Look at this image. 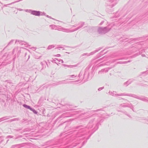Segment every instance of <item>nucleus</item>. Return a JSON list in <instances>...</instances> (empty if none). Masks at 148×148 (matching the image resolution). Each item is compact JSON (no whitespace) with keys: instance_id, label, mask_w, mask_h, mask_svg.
I'll list each match as a JSON object with an SVG mask.
<instances>
[{"instance_id":"obj_1","label":"nucleus","mask_w":148,"mask_h":148,"mask_svg":"<svg viewBox=\"0 0 148 148\" xmlns=\"http://www.w3.org/2000/svg\"><path fill=\"white\" fill-rule=\"evenodd\" d=\"M99 117L97 116L93 120L91 121L86 126L80 125L78 126L75 127V129H78V132L76 135V136L74 139L71 140V141L69 143L65 145L64 148H80L84 145V142L83 144H80L79 142V140H82L84 139L85 138L88 133L90 132L91 131L94 130L93 128L94 125L92 123L94 121H95L97 122L96 128L95 129L93 132L95 131L98 129V126L99 124V122H103V120L102 119H99Z\"/></svg>"},{"instance_id":"obj_2","label":"nucleus","mask_w":148,"mask_h":148,"mask_svg":"<svg viewBox=\"0 0 148 148\" xmlns=\"http://www.w3.org/2000/svg\"><path fill=\"white\" fill-rule=\"evenodd\" d=\"M118 0H109L106 3L107 5L106 8L108 9H110L114 6L115 5L118 3Z\"/></svg>"},{"instance_id":"obj_3","label":"nucleus","mask_w":148,"mask_h":148,"mask_svg":"<svg viewBox=\"0 0 148 148\" xmlns=\"http://www.w3.org/2000/svg\"><path fill=\"white\" fill-rule=\"evenodd\" d=\"M137 22L140 21V23H143L148 20V16L147 13H146L142 16H140L137 17L136 18Z\"/></svg>"},{"instance_id":"obj_4","label":"nucleus","mask_w":148,"mask_h":148,"mask_svg":"<svg viewBox=\"0 0 148 148\" xmlns=\"http://www.w3.org/2000/svg\"><path fill=\"white\" fill-rule=\"evenodd\" d=\"M110 30V29L107 27H99L97 29V32L99 34H103L107 33Z\"/></svg>"},{"instance_id":"obj_5","label":"nucleus","mask_w":148,"mask_h":148,"mask_svg":"<svg viewBox=\"0 0 148 148\" xmlns=\"http://www.w3.org/2000/svg\"><path fill=\"white\" fill-rule=\"evenodd\" d=\"M127 96L132 97L144 101L148 102V100L147 99H146L147 98L143 96L138 97L135 95L133 94H127Z\"/></svg>"},{"instance_id":"obj_6","label":"nucleus","mask_w":148,"mask_h":148,"mask_svg":"<svg viewBox=\"0 0 148 148\" xmlns=\"http://www.w3.org/2000/svg\"><path fill=\"white\" fill-rule=\"evenodd\" d=\"M84 22H80L77 25L78 26L77 28H75L74 29L72 30H70L69 32H73L75 31H76L78 29H80L82 28L84 26Z\"/></svg>"},{"instance_id":"obj_7","label":"nucleus","mask_w":148,"mask_h":148,"mask_svg":"<svg viewBox=\"0 0 148 148\" xmlns=\"http://www.w3.org/2000/svg\"><path fill=\"white\" fill-rule=\"evenodd\" d=\"M116 92L115 91H113V92L109 91L108 93L109 94L112 96H127V94H125V93H121V94H116Z\"/></svg>"},{"instance_id":"obj_8","label":"nucleus","mask_w":148,"mask_h":148,"mask_svg":"<svg viewBox=\"0 0 148 148\" xmlns=\"http://www.w3.org/2000/svg\"><path fill=\"white\" fill-rule=\"evenodd\" d=\"M17 42H19L21 45H24L26 47H28L30 46V45H29L27 42L23 41L16 40V41L15 43H16Z\"/></svg>"},{"instance_id":"obj_9","label":"nucleus","mask_w":148,"mask_h":148,"mask_svg":"<svg viewBox=\"0 0 148 148\" xmlns=\"http://www.w3.org/2000/svg\"><path fill=\"white\" fill-rule=\"evenodd\" d=\"M29 11H31V14L36 16H39L40 15L41 12L39 11L36 10H29Z\"/></svg>"},{"instance_id":"obj_10","label":"nucleus","mask_w":148,"mask_h":148,"mask_svg":"<svg viewBox=\"0 0 148 148\" xmlns=\"http://www.w3.org/2000/svg\"><path fill=\"white\" fill-rule=\"evenodd\" d=\"M4 138L2 136L0 137V148H2L5 144L4 141Z\"/></svg>"},{"instance_id":"obj_11","label":"nucleus","mask_w":148,"mask_h":148,"mask_svg":"<svg viewBox=\"0 0 148 148\" xmlns=\"http://www.w3.org/2000/svg\"><path fill=\"white\" fill-rule=\"evenodd\" d=\"M125 103L121 104L120 105V106H121L123 107H128L130 108H132V104L131 103H127L126 104Z\"/></svg>"},{"instance_id":"obj_12","label":"nucleus","mask_w":148,"mask_h":148,"mask_svg":"<svg viewBox=\"0 0 148 148\" xmlns=\"http://www.w3.org/2000/svg\"><path fill=\"white\" fill-rule=\"evenodd\" d=\"M96 27L89 26L88 27L87 31L89 33H91L96 29Z\"/></svg>"},{"instance_id":"obj_13","label":"nucleus","mask_w":148,"mask_h":148,"mask_svg":"<svg viewBox=\"0 0 148 148\" xmlns=\"http://www.w3.org/2000/svg\"><path fill=\"white\" fill-rule=\"evenodd\" d=\"M134 81V79H129L126 82H125L123 83V85H126V86H127L128 85L131 84Z\"/></svg>"},{"instance_id":"obj_14","label":"nucleus","mask_w":148,"mask_h":148,"mask_svg":"<svg viewBox=\"0 0 148 148\" xmlns=\"http://www.w3.org/2000/svg\"><path fill=\"white\" fill-rule=\"evenodd\" d=\"M23 146V144H20L12 145L10 148H20Z\"/></svg>"},{"instance_id":"obj_15","label":"nucleus","mask_w":148,"mask_h":148,"mask_svg":"<svg viewBox=\"0 0 148 148\" xmlns=\"http://www.w3.org/2000/svg\"><path fill=\"white\" fill-rule=\"evenodd\" d=\"M101 49V48L100 47L98 49H97L96 50H95L94 51H93L91 52L90 53H89V55L90 56V55H93L94 54H95L96 53L98 52Z\"/></svg>"},{"instance_id":"obj_16","label":"nucleus","mask_w":148,"mask_h":148,"mask_svg":"<svg viewBox=\"0 0 148 148\" xmlns=\"http://www.w3.org/2000/svg\"><path fill=\"white\" fill-rule=\"evenodd\" d=\"M19 120V119L18 118H14V119H11L10 120L8 121H6V122H8L9 123H11L12 121H18Z\"/></svg>"},{"instance_id":"obj_17","label":"nucleus","mask_w":148,"mask_h":148,"mask_svg":"<svg viewBox=\"0 0 148 148\" xmlns=\"http://www.w3.org/2000/svg\"><path fill=\"white\" fill-rule=\"evenodd\" d=\"M55 46L54 45H50L47 48V49L48 50H49L52 48H53L55 47Z\"/></svg>"},{"instance_id":"obj_18","label":"nucleus","mask_w":148,"mask_h":148,"mask_svg":"<svg viewBox=\"0 0 148 148\" xmlns=\"http://www.w3.org/2000/svg\"><path fill=\"white\" fill-rule=\"evenodd\" d=\"M12 117L11 116H5L3 117V120L6 119H9L10 118H12Z\"/></svg>"},{"instance_id":"obj_19","label":"nucleus","mask_w":148,"mask_h":148,"mask_svg":"<svg viewBox=\"0 0 148 148\" xmlns=\"http://www.w3.org/2000/svg\"><path fill=\"white\" fill-rule=\"evenodd\" d=\"M18 47H17L16 48H14L13 49V51L12 52V54H14V52H17V51H18Z\"/></svg>"},{"instance_id":"obj_20","label":"nucleus","mask_w":148,"mask_h":148,"mask_svg":"<svg viewBox=\"0 0 148 148\" xmlns=\"http://www.w3.org/2000/svg\"><path fill=\"white\" fill-rule=\"evenodd\" d=\"M23 106L25 108H26L28 109L30 107V106L27 105L26 104H23Z\"/></svg>"},{"instance_id":"obj_21","label":"nucleus","mask_w":148,"mask_h":148,"mask_svg":"<svg viewBox=\"0 0 148 148\" xmlns=\"http://www.w3.org/2000/svg\"><path fill=\"white\" fill-rule=\"evenodd\" d=\"M14 40H12L10 41L8 43V44L7 46L9 45H10L12 44L13 43V42Z\"/></svg>"},{"instance_id":"obj_22","label":"nucleus","mask_w":148,"mask_h":148,"mask_svg":"<svg viewBox=\"0 0 148 148\" xmlns=\"http://www.w3.org/2000/svg\"><path fill=\"white\" fill-rule=\"evenodd\" d=\"M90 56V55H89V53H85L82 54L81 55V56Z\"/></svg>"},{"instance_id":"obj_23","label":"nucleus","mask_w":148,"mask_h":148,"mask_svg":"<svg viewBox=\"0 0 148 148\" xmlns=\"http://www.w3.org/2000/svg\"><path fill=\"white\" fill-rule=\"evenodd\" d=\"M17 52H18V54H17L18 56L17 57H18V56L19 55L21 52V50L20 49L18 50V51H17Z\"/></svg>"},{"instance_id":"obj_24","label":"nucleus","mask_w":148,"mask_h":148,"mask_svg":"<svg viewBox=\"0 0 148 148\" xmlns=\"http://www.w3.org/2000/svg\"><path fill=\"white\" fill-rule=\"evenodd\" d=\"M34 114H37V111H36L34 109H33L32 110Z\"/></svg>"},{"instance_id":"obj_25","label":"nucleus","mask_w":148,"mask_h":148,"mask_svg":"<svg viewBox=\"0 0 148 148\" xmlns=\"http://www.w3.org/2000/svg\"><path fill=\"white\" fill-rule=\"evenodd\" d=\"M40 15L42 16H46V13H45L44 12H41V13H40Z\"/></svg>"},{"instance_id":"obj_26","label":"nucleus","mask_w":148,"mask_h":148,"mask_svg":"<svg viewBox=\"0 0 148 148\" xmlns=\"http://www.w3.org/2000/svg\"><path fill=\"white\" fill-rule=\"evenodd\" d=\"M13 137V136H7V138H12Z\"/></svg>"},{"instance_id":"obj_27","label":"nucleus","mask_w":148,"mask_h":148,"mask_svg":"<svg viewBox=\"0 0 148 148\" xmlns=\"http://www.w3.org/2000/svg\"><path fill=\"white\" fill-rule=\"evenodd\" d=\"M104 88V87H100L98 88V90L99 91H100Z\"/></svg>"},{"instance_id":"obj_28","label":"nucleus","mask_w":148,"mask_h":148,"mask_svg":"<svg viewBox=\"0 0 148 148\" xmlns=\"http://www.w3.org/2000/svg\"><path fill=\"white\" fill-rule=\"evenodd\" d=\"M65 81V80H64L63 81H62L61 82H58V84H63V82H64Z\"/></svg>"},{"instance_id":"obj_29","label":"nucleus","mask_w":148,"mask_h":148,"mask_svg":"<svg viewBox=\"0 0 148 148\" xmlns=\"http://www.w3.org/2000/svg\"><path fill=\"white\" fill-rule=\"evenodd\" d=\"M103 51H104V50L101 51L99 53V55L100 54L101 55H103Z\"/></svg>"},{"instance_id":"obj_30","label":"nucleus","mask_w":148,"mask_h":148,"mask_svg":"<svg viewBox=\"0 0 148 148\" xmlns=\"http://www.w3.org/2000/svg\"><path fill=\"white\" fill-rule=\"evenodd\" d=\"M58 60V61L59 62H61H61H62V63H63V62H64L63 61V60H62V59H59V60Z\"/></svg>"},{"instance_id":"obj_31","label":"nucleus","mask_w":148,"mask_h":148,"mask_svg":"<svg viewBox=\"0 0 148 148\" xmlns=\"http://www.w3.org/2000/svg\"><path fill=\"white\" fill-rule=\"evenodd\" d=\"M46 16H47V17L48 18H51V19H53V18H52L50 16H49L48 15H46Z\"/></svg>"},{"instance_id":"obj_32","label":"nucleus","mask_w":148,"mask_h":148,"mask_svg":"<svg viewBox=\"0 0 148 148\" xmlns=\"http://www.w3.org/2000/svg\"><path fill=\"white\" fill-rule=\"evenodd\" d=\"M104 22V21H102L99 24L100 25H101Z\"/></svg>"},{"instance_id":"obj_33","label":"nucleus","mask_w":148,"mask_h":148,"mask_svg":"<svg viewBox=\"0 0 148 148\" xmlns=\"http://www.w3.org/2000/svg\"><path fill=\"white\" fill-rule=\"evenodd\" d=\"M56 48H63V47H60V46H58L57 47L55 48V49Z\"/></svg>"},{"instance_id":"obj_34","label":"nucleus","mask_w":148,"mask_h":148,"mask_svg":"<svg viewBox=\"0 0 148 148\" xmlns=\"http://www.w3.org/2000/svg\"><path fill=\"white\" fill-rule=\"evenodd\" d=\"M4 121V120H3V117L0 119V122H1V121Z\"/></svg>"},{"instance_id":"obj_35","label":"nucleus","mask_w":148,"mask_h":148,"mask_svg":"<svg viewBox=\"0 0 148 148\" xmlns=\"http://www.w3.org/2000/svg\"><path fill=\"white\" fill-rule=\"evenodd\" d=\"M56 61V60H54V59H53V60L52 61V62H55V63H56V64H58H58L57 63H56V62H55V61Z\"/></svg>"},{"instance_id":"obj_36","label":"nucleus","mask_w":148,"mask_h":148,"mask_svg":"<svg viewBox=\"0 0 148 148\" xmlns=\"http://www.w3.org/2000/svg\"><path fill=\"white\" fill-rule=\"evenodd\" d=\"M63 65L64 66H67L68 67H69L70 66L65 64H63Z\"/></svg>"},{"instance_id":"obj_37","label":"nucleus","mask_w":148,"mask_h":148,"mask_svg":"<svg viewBox=\"0 0 148 148\" xmlns=\"http://www.w3.org/2000/svg\"><path fill=\"white\" fill-rule=\"evenodd\" d=\"M55 56H57V57H60V54H57L56 55H55Z\"/></svg>"},{"instance_id":"obj_38","label":"nucleus","mask_w":148,"mask_h":148,"mask_svg":"<svg viewBox=\"0 0 148 148\" xmlns=\"http://www.w3.org/2000/svg\"><path fill=\"white\" fill-rule=\"evenodd\" d=\"M119 99H122V98L121 97H119ZM125 100H126L127 101H129L127 100V99H125Z\"/></svg>"},{"instance_id":"obj_39","label":"nucleus","mask_w":148,"mask_h":148,"mask_svg":"<svg viewBox=\"0 0 148 148\" xmlns=\"http://www.w3.org/2000/svg\"><path fill=\"white\" fill-rule=\"evenodd\" d=\"M77 26V25H71V26H72L71 28H73V27H76Z\"/></svg>"},{"instance_id":"obj_40","label":"nucleus","mask_w":148,"mask_h":148,"mask_svg":"<svg viewBox=\"0 0 148 148\" xmlns=\"http://www.w3.org/2000/svg\"><path fill=\"white\" fill-rule=\"evenodd\" d=\"M132 108H130L133 111H134V109H133V107L132 106Z\"/></svg>"},{"instance_id":"obj_41","label":"nucleus","mask_w":148,"mask_h":148,"mask_svg":"<svg viewBox=\"0 0 148 148\" xmlns=\"http://www.w3.org/2000/svg\"><path fill=\"white\" fill-rule=\"evenodd\" d=\"M123 64H126V63H127V61L123 62Z\"/></svg>"},{"instance_id":"obj_42","label":"nucleus","mask_w":148,"mask_h":148,"mask_svg":"<svg viewBox=\"0 0 148 148\" xmlns=\"http://www.w3.org/2000/svg\"><path fill=\"white\" fill-rule=\"evenodd\" d=\"M71 77H76V76H75L74 75H71Z\"/></svg>"},{"instance_id":"obj_43","label":"nucleus","mask_w":148,"mask_h":148,"mask_svg":"<svg viewBox=\"0 0 148 148\" xmlns=\"http://www.w3.org/2000/svg\"><path fill=\"white\" fill-rule=\"evenodd\" d=\"M33 109V108H32L31 107H30V108H29V110H30L32 111V109Z\"/></svg>"},{"instance_id":"obj_44","label":"nucleus","mask_w":148,"mask_h":148,"mask_svg":"<svg viewBox=\"0 0 148 148\" xmlns=\"http://www.w3.org/2000/svg\"><path fill=\"white\" fill-rule=\"evenodd\" d=\"M101 110H101V109H98V110H95V111L97 112V111H99Z\"/></svg>"},{"instance_id":"obj_45","label":"nucleus","mask_w":148,"mask_h":148,"mask_svg":"<svg viewBox=\"0 0 148 148\" xmlns=\"http://www.w3.org/2000/svg\"><path fill=\"white\" fill-rule=\"evenodd\" d=\"M18 10L20 11L23 10V9L20 8L18 9Z\"/></svg>"},{"instance_id":"obj_46","label":"nucleus","mask_w":148,"mask_h":148,"mask_svg":"<svg viewBox=\"0 0 148 148\" xmlns=\"http://www.w3.org/2000/svg\"><path fill=\"white\" fill-rule=\"evenodd\" d=\"M126 115L128 116V117H130L131 118V116L129 114H126Z\"/></svg>"},{"instance_id":"obj_47","label":"nucleus","mask_w":148,"mask_h":148,"mask_svg":"<svg viewBox=\"0 0 148 148\" xmlns=\"http://www.w3.org/2000/svg\"><path fill=\"white\" fill-rule=\"evenodd\" d=\"M118 63L120 64H123V62H118Z\"/></svg>"},{"instance_id":"obj_48","label":"nucleus","mask_w":148,"mask_h":148,"mask_svg":"<svg viewBox=\"0 0 148 148\" xmlns=\"http://www.w3.org/2000/svg\"><path fill=\"white\" fill-rule=\"evenodd\" d=\"M18 138V136H17V137H16L15 138V139H17V138Z\"/></svg>"},{"instance_id":"obj_49","label":"nucleus","mask_w":148,"mask_h":148,"mask_svg":"<svg viewBox=\"0 0 148 148\" xmlns=\"http://www.w3.org/2000/svg\"><path fill=\"white\" fill-rule=\"evenodd\" d=\"M28 59L27 60H27H29V58H30V55H28Z\"/></svg>"},{"instance_id":"obj_50","label":"nucleus","mask_w":148,"mask_h":148,"mask_svg":"<svg viewBox=\"0 0 148 148\" xmlns=\"http://www.w3.org/2000/svg\"><path fill=\"white\" fill-rule=\"evenodd\" d=\"M40 64H41V65L42 66H43V63L42 62H41V63H40Z\"/></svg>"},{"instance_id":"obj_51","label":"nucleus","mask_w":148,"mask_h":148,"mask_svg":"<svg viewBox=\"0 0 148 148\" xmlns=\"http://www.w3.org/2000/svg\"><path fill=\"white\" fill-rule=\"evenodd\" d=\"M18 136V138L19 137H21H21H22V135H20V136Z\"/></svg>"},{"instance_id":"obj_52","label":"nucleus","mask_w":148,"mask_h":148,"mask_svg":"<svg viewBox=\"0 0 148 148\" xmlns=\"http://www.w3.org/2000/svg\"><path fill=\"white\" fill-rule=\"evenodd\" d=\"M21 130V129H18V130H16V131H18L19 130Z\"/></svg>"},{"instance_id":"obj_53","label":"nucleus","mask_w":148,"mask_h":148,"mask_svg":"<svg viewBox=\"0 0 148 148\" xmlns=\"http://www.w3.org/2000/svg\"><path fill=\"white\" fill-rule=\"evenodd\" d=\"M131 62V61L130 60H128L127 61V63H128V62Z\"/></svg>"},{"instance_id":"obj_54","label":"nucleus","mask_w":148,"mask_h":148,"mask_svg":"<svg viewBox=\"0 0 148 148\" xmlns=\"http://www.w3.org/2000/svg\"><path fill=\"white\" fill-rule=\"evenodd\" d=\"M124 58H121V59H117V60H123V59H124Z\"/></svg>"},{"instance_id":"obj_55","label":"nucleus","mask_w":148,"mask_h":148,"mask_svg":"<svg viewBox=\"0 0 148 148\" xmlns=\"http://www.w3.org/2000/svg\"><path fill=\"white\" fill-rule=\"evenodd\" d=\"M145 39H146V40H147V39H148V36H146V37Z\"/></svg>"},{"instance_id":"obj_56","label":"nucleus","mask_w":148,"mask_h":148,"mask_svg":"<svg viewBox=\"0 0 148 148\" xmlns=\"http://www.w3.org/2000/svg\"><path fill=\"white\" fill-rule=\"evenodd\" d=\"M124 113L125 114H126H126H127L126 113V112H124Z\"/></svg>"},{"instance_id":"obj_57","label":"nucleus","mask_w":148,"mask_h":148,"mask_svg":"<svg viewBox=\"0 0 148 148\" xmlns=\"http://www.w3.org/2000/svg\"><path fill=\"white\" fill-rule=\"evenodd\" d=\"M28 12L31 13V11H29V10H27V11H28Z\"/></svg>"},{"instance_id":"obj_58","label":"nucleus","mask_w":148,"mask_h":148,"mask_svg":"<svg viewBox=\"0 0 148 148\" xmlns=\"http://www.w3.org/2000/svg\"><path fill=\"white\" fill-rule=\"evenodd\" d=\"M69 77H71V75H68V76Z\"/></svg>"},{"instance_id":"obj_59","label":"nucleus","mask_w":148,"mask_h":148,"mask_svg":"<svg viewBox=\"0 0 148 148\" xmlns=\"http://www.w3.org/2000/svg\"><path fill=\"white\" fill-rule=\"evenodd\" d=\"M26 55H27V53H25V56Z\"/></svg>"},{"instance_id":"obj_60","label":"nucleus","mask_w":148,"mask_h":148,"mask_svg":"<svg viewBox=\"0 0 148 148\" xmlns=\"http://www.w3.org/2000/svg\"><path fill=\"white\" fill-rule=\"evenodd\" d=\"M80 112V111H78V112H76V113L79 112Z\"/></svg>"},{"instance_id":"obj_61","label":"nucleus","mask_w":148,"mask_h":148,"mask_svg":"<svg viewBox=\"0 0 148 148\" xmlns=\"http://www.w3.org/2000/svg\"><path fill=\"white\" fill-rule=\"evenodd\" d=\"M130 40H132L131 41H132V40H133V39H130Z\"/></svg>"},{"instance_id":"obj_62","label":"nucleus","mask_w":148,"mask_h":148,"mask_svg":"<svg viewBox=\"0 0 148 148\" xmlns=\"http://www.w3.org/2000/svg\"><path fill=\"white\" fill-rule=\"evenodd\" d=\"M145 55H143H143H142V56H144Z\"/></svg>"},{"instance_id":"obj_63","label":"nucleus","mask_w":148,"mask_h":148,"mask_svg":"<svg viewBox=\"0 0 148 148\" xmlns=\"http://www.w3.org/2000/svg\"><path fill=\"white\" fill-rule=\"evenodd\" d=\"M8 140H7L6 143H7V142H8Z\"/></svg>"},{"instance_id":"obj_64","label":"nucleus","mask_w":148,"mask_h":148,"mask_svg":"<svg viewBox=\"0 0 148 148\" xmlns=\"http://www.w3.org/2000/svg\"><path fill=\"white\" fill-rule=\"evenodd\" d=\"M80 74H79V76H80Z\"/></svg>"}]
</instances>
